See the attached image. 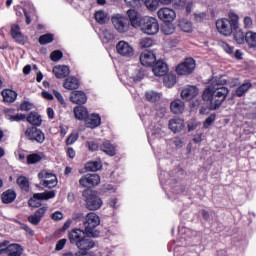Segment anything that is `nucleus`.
<instances>
[{
	"instance_id": "nucleus-1",
	"label": "nucleus",
	"mask_w": 256,
	"mask_h": 256,
	"mask_svg": "<svg viewBox=\"0 0 256 256\" xmlns=\"http://www.w3.org/2000/svg\"><path fill=\"white\" fill-rule=\"evenodd\" d=\"M225 83H227V80L224 78H213L210 85L203 92V100L210 102V109L213 111L219 109L223 101L227 99V95H229V89L221 86L225 85Z\"/></svg>"
},
{
	"instance_id": "nucleus-2",
	"label": "nucleus",
	"mask_w": 256,
	"mask_h": 256,
	"mask_svg": "<svg viewBox=\"0 0 256 256\" xmlns=\"http://www.w3.org/2000/svg\"><path fill=\"white\" fill-rule=\"evenodd\" d=\"M87 235V232L76 228L68 233V239L81 253H89L95 247V242Z\"/></svg>"
},
{
	"instance_id": "nucleus-3",
	"label": "nucleus",
	"mask_w": 256,
	"mask_h": 256,
	"mask_svg": "<svg viewBox=\"0 0 256 256\" xmlns=\"http://www.w3.org/2000/svg\"><path fill=\"white\" fill-rule=\"evenodd\" d=\"M101 225V218L97 213L90 212L84 217V232L92 237L97 235L95 229Z\"/></svg>"
},
{
	"instance_id": "nucleus-4",
	"label": "nucleus",
	"mask_w": 256,
	"mask_h": 256,
	"mask_svg": "<svg viewBox=\"0 0 256 256\" xmlns=\"http://www.w3.org/2000/svg\"><path fill=\"white\" fill-rule=\"evenodd\" d=\"M82 196L85 199L86 209H89V211H98V209L103 207V199L95 194V192L84 190Z\"/></svg>"
},
{
	"instance_id": "nucleus-5",
	"label": "nucleus",
	"mask_w": 256,
	"mask_h": 256,
	"mask_svg": "<svg viewBox=\"0 0 256 256\" xmlns=\"http://www.w3.org/2000/svg\"><path fill=\"white\" fill-rule=\"evenodd\" d=\"M111 23L114 29H116L117 33H120L121 35H125V33L129 31V19H127V17L123 14H114L111 17Z\"/></svg>"
},
{
	"instance_id": "nucleus-6",
	"label": "nucleus",
	"mask_w": 256,
	"mask_h": 256,
	"mask_svg": "<svg viewBox=\"0 0 256 256\" xmlns=\"http://www.w3.org/2000/svg\"><path fill=\"white\" fill-rule=\"evenodd\" d=\"M116 53L124 59H133L135 57V47L125 40H120L116 44Z\"/></svg>"
},
{
	"instance_id": "nucleus-7",
	"label": "nucleus",
	"mask_w": 256,
	"mask_h": 256,
	"mask_svg": "<svg viewBox=\"0 0 256 256\" xmlns=\"http://www.w3.org/2000/svg\"><path fill=\"white\" fill-rule=\"evenodd\" d=\"M142 31L145 35H157L159 33V21L153 17H145Z\"/></svg>"
},
{
	"instance_id": "nucleus-8",
	"label": "nucleus",
	"mask_w": 256,
	"mask_h": 256,
	"mask_svg": "<svg viewBox=\"0 0 256 256\" xmlns=\"http://www.w3.org/2000/svg\"><path fill=\"white\" fill-rule=\"evenodd\" d=\"M38 177L43 185V187H47L48 189H53L57 187V176L54 173H51L47 170H43L38 174Z\"/></svg>"
},
{
	"instance_id": "nucleus-9",
	"label": "nucleus",
	"mask_w": 256,
	"mask_h": 256,
	"mask_svg": "<svg viewBox=\"0 0 256 256\" xmlns=\"http://www.w3.org/2000/svg\"><path fill=\"white\" fill-rule=\"evenodd\" d=\"M55 191H45L42 193H35L32 198L29 199L28 205L30 207H39L41 203L39 201H48V199H54Z\"/></svg>"
},
{
	"instance_id": "nucleus-10",
	"label": "nucleus",
	"mask_w": 256,
	"mask_h": 256,
	"mask_svg": "<svg viewBox=\"0 0 256 256\" xmlns=\"http://www.w3.org/2000/svg\"><path fill=\"white\" fill-rule=\"evenodd\" d=\"M195 67H197L195 60L193 58H187L176 67V73L178 75H191L195 71Z\"/></svg>"
},
{
	"instance_id": "nucleus-11",
	"label": "nucleus",
	"mask_w": 256,
	"mask_h": 256,
	"mask_svg": "<svg viewBox=\"0 0 256 256\" xmlns=\"http://www.w3.org/2000/svg\"><path fill=\"white\" fill-rule=\"evenodd\" d=\"M99 183H101V177L98 174H86L79 179L81 187H86V189L97 187Z\"/></svg>"
},
{
	"instance_id": "nucleus-12",
	"label": "nucleus",
	"mask_w": 256,
	"mask_h": 256,
	"mask_svg": "<svg viewBox=\"0 0 256 256\" xmlns=\"http://www.w3.org/2000/svg\"><path fill=\"white\" fill-rule=\"evenodd\" d=\"M158 19L164 23H173L177 19V13L175 10L169 7L160 8L157 12Z\"/></svg>"
},
{
	"instance_id": "nucleus-13",
	"label": "nucleus",
	"mask_w": 256,
	"mask_h": 256,
	"mask_svg": "<svg viewBox=\"0 0 256 256\" xmlns=\"http://www.w3.org/2000/svg\"><path fill=\"white\" fill-rule=\"evenodd\" d=\"M216 28L218 33L225 37L231 36L233 33V25L227 18H222L216 21Z\"/></svg>"
},
{
	"instance_id": "nucleus-14",
	"label": "nucleus",
	"mask_w": 256,
	"mask_h": 256,
	"mask_svg": "<svg viewBox=\"0 0 256 256\" xmlns=\"http://www.w3.org/2000/svg\"><path fill=\"white\" fill-rule=\"evenodd\" d=\"M25 135L30 141H36V143H44L45 141V134L37 127L27 128Z\"/></svg>"
},
{
	"instance_id": "nucleus-15",
	"label": "nucleus",
	"mask_w": 256,
	"mask_h": 256,
	"mask_svg": "<svg viewBox=\"0 0 256 256\" xmlns=\"http://www.w3.org/2000/svg\"><path fill=\"white\" fill-rule=\"evenodd\" d=\"M10 35L16 43H19V45H25L27 43V38L21 33L19 24L14 23L11 25Z\"/></svg>"
},
{
	"instance_id": "nucleus-16",
	"label": "nucleus",
	"mask_w": 256,
	"mask_h": 256,
	"mask_svg": "<svg viewBox=\"0 0 256 256\" xmlns=\"http://www.w3.org/2000/svg\"><path fill=\"white\" fill-rule=\"evenodd\" d=\"M165 128L162 124H158L150 129L148 132V139L150 143H155V141H159L161 137H165Z\"/></svg>"
},
{
	"instance_id": "nucleus-17",
	"label": "nucleus",
	"mask_w": 256,
	"mask_h": 256,
	"mask_svg": "<svg viewBox=\"0 0 256 256\" xmlns=\"http://www.w3.org/2000/svg\"><path fill=\"white\" fill-rule=\"evenodd\" d=\"M157 61L153 51L145 50L140 54V63L144 67H151Z\"/></svg>"
},
{
	"instance_id": "nucleus-18",
	"label": "nucleus",
	"mask_w": 256,
	"mask_h": 256,
	"mask_svg": "<svg viewBox=\"0 0 256 256\" xmlns=\"http://www.w3.org/2000/svg\"><path fill=\"white\" fill-rule=\"evenodd\" d=\"M127 75L129 77V79H132V81H134V82L141 81V79H143V77H145V74L141 70V66H139L137 64L132 65L128 68Z\"/></svg>"
},
{
	"instance_id": "nucleus-19",
	"label": "nucleus",
	"mask_w": 256,
	"mask_h": 256,
	"mask_svg": "<svg viewBox=\"0 0 256 256\" xmlns=\"http://www.w3.org/2000/svg\"><path fill=\"white\" fill-rule=\"evenodd\" d=\"M70 101L74 103V105H85V103H87V94L81 90L72 91Z\"/></svg>"
},
{
	"instance_id": "nucleus-20",
	"label": "nucleus",
	"mask_w": 256,
	"mask_h": 256,
	"mask_svg": "<svg viewBox=\"0 0 256 256\" xmlns=\"http://www.w3.org/2000/svg\"><path fill=\"white\" fill-rule=\"evenodd\" d=\"M199 93V90L195 86H186L181 91V98L184 101H191V99H195Z\"/></svg>"
},
{
	"instance_id": "nucleus-21",
	"label": "nucleus",
	"mask_w": 256,
	"mask_h": 256,
	"mask_svg": "<svg viewBox=\"0 0 256 256\" xmlns=\"http://www.w3.org/2000/svg\"><path fill=\"white\" fill-rule=\"evenodd\" d=\"M167 71H169V68L163 60H158L152 68V72L156 77H165V75H167Z\"/></svg>"
},
{
	"instance_id": "nucleus-22",
	"label": "nucleus",
	"mask_w": 256,
	"mask_h": 256,
	"mask_svg": "<svg viewBox=\"0 0 256 256\" xmlns=\"http://www.w3.org/2000/svg\"><path fill=\"white\" fill-rule=\"evenodd\" d=\"M45 213H47V206L39 208L33 215L28 217L29 223L32 225H39V223H41V219L45 217Z\"/></svg>"
},
{
	"instance_id": "nucleus-23",
	"label": "nucleus",
	"mask_w": 256,
	"mask_h": 256,
	"mask_svg": "<svg viewBox=\"0 0 256 256\" xmlns=\"http://www.w3.org/2000/svg\"><path fill=\"white\" fill-rule=\"evenodd\" d=\"M169 129L173 133H181L185 129V121L181 118H173L169 121Z\"/></svg>"
},
{
	"instance_id": "nucleus-24",
	"label": "nucleus",
	"mask_w": 256,
	"mask_h": 256,
	"mask_svg": "<svg viewBox=\"0 0 256 256\" xmlns=\"http://www.w3.org/2000/svg\"><path fill=\"white\" fill-rule=\"evenodd\" d=\"M85 125L89 129H96V127H99L101 125V116L99 114L92 113L88 115L86 118Z\"/></svg>"
},
{
	"instance_id": "nucleus-25",
	"label": "nucleus",
	"mask_w": 256,
	"mask_h": 256,
	"mask_svg": "<svg viewBox=\"0 0 256 256\" xmlns=\"http://www.w3.org/2000/svg\"><path fill=\"white\" fill-rule=\"evenodd\" d=\"M170 111L174 115H181L185 112V102L181 99H175L170 103Z\"/></svg>"
},
{
	"instance_id": "nucleus-26",
	"label": "nucleus",
	"mask_w": 256,
	"mask_h": 256,
	"mask_svg": "<svg viewBox=\"0 0 256 256\" xmlns=\"http://www.w3.org/2000/svg\"><path fill=\"white\" fill-rule=\"evenodd\" d=\"M73 113L78 121H86L87 117H89V110L85 106H75Z\"/></svg>"
},
{
	"instance_id": "nucleus-27",
	"label": "nucleus",
	"mask_w": 256,
	"mask_h": 256,
	"mask_svg": "<svg viewBox=\"0 0 256 256\" xmlns=\"http://www.w3.org/2000/svg\"><path fill=\"white\" fill-rule=\"evenodd\" d=\"M70 73L69 67L65 65H57L53 68V74L57 79H65Z\"/></svg>"
},
{
	"instance_id": "nucleus-28",
	"label": "nucleus",
	"mask_w": 256,
	"mask_h": 256,
	"mask_svg": "<svg viewBox=\"0 0 256 256\" xmlns=\"http://www.w3.org/2000/svg\"><path fill=\"white\" fill-rule=\"evenodd\" d=\"M4 253L7 254V256H21L22 249L19 244H10L4 247Z\"/></svg>"
},
{
	"instance_id": "nucleus-29",
	"label": "nucleus",
	"mask_w": 256,
	"mask_h": 256,
	"mask_svg": "<svg viewBox=\"0 0 256 256\" xmlns=\"http://www.w3.org/2000/svg\"><path fill=\"white\" fill-rule=\"evenodd\" d=\"M79 79L76 77L70 76L68 77L63 84L64 89H67L68 91H73L75 89H79Z\"/></svg>"
},
{
	"instance_id": "nucleus-30",
	"label": "nucleus",
	"mask_w": 256,
	"mask_h": 256,
	"mask_svg": "<svg viewBox=\"0 0 256 256\" xmlns=\"http://www.w3.org/2000/svg\"><path fill=\"white\" fill-rule=\"evenodd\" d=\"M248 49H256V32L249 30L245 33V42Z\"/></svg>"
},
{
	"instance_id": "nucleus-31",
	"label": "nucleus",
	"mask_w": 256,
	"mask_h": 256,
	"mask_svg": "<svg viewBox=\"0 0 256 256\" xmlns=\"http://www.w3.org/2000/svg\"><path fill=\"white\" fill-rule=\"evenodd\" d=\"M127 15L132 27H139V25H141V15L137 11L128 10Z\"/></svg>"
},
{
	"instance_id": "nucleus-32",
	"label": "nucleus",
	"mask_w": 256,
	"mask_h": 256,
	"mask_svg": "<svg viewBox=\"0 0 256 256\" xmlns=\"http://www.w3.org/2000/svg\"><path fill=\"white\" fill-rule=\"evenodd\" d=\"M2 97L4 103H15L17 100V92L11 89H5L2 91Z\"/></svg>"
},
{
	"instance_id": "nucleus-33",
	"label": "nucleus",
	"mask_w": 256,
	"mask_h": 256,
	"mask_svg": "<svg viewBox=\"0 0 256 256\" xmlns=\"http://www.w3.org/2000/svg\"><path fill=\"white\" fill-rule=\"evenodd\" d=\"M234 41L238 45H243L245 43V33L243 32V29L238 27L233 28L232 30Z\"/></svg>"
},
{
	"instance_id": "nucleus-34",
	"label": "nucleus",
	"mask_w": 256,
	"mask_h": 256,
	"mask_svg": "<svg viewBox=\"0 0 256 256\" xmlns=\"http://www.w3.org/2000/svg\"><path fill=\"white\" fill-rule=\"evenodd\" d=\"M26 119L28 123H30V125H34V127H40V125L43 123L41 115H39L37 112H31Z\"/></svg>"
},
{
	"instance_id": "nucleus-35",
	"label": "nucleus",
	"mask_w": 256,
	"mask_h": 256,
	"mask_svg": "<svg viewBox=\"0 0 256 256\" xmlns=\"http://www.w3.org/2000/svg\"><path fill=\"white\" fill-rule=\"evenodd\" d=\"M178 27L184 33H192L193 32V22L187 18H183L179 21Z\"/></svg>"
},
{
	"instance_id": "nucleus-36",
	"label": "nucleus",
	"mask_w": 256,
	"mask_h": 256,
	"mask_svg": "<svg viewBox=\"0 0 256 256\" xmlns=\"http://www.w3.org/2000/svg\"><path fill=\"white\" fill-rule=\"evenodd\" d=\"M1 199H2V203H6V204L13 203L15 199H17V194L13 190H7L3 192Z\"/></svg>"
},
{
	"instance_id": "nucleus-37",
	"label": "nucleus",
	"mask_w": 256,
	"mask_h": 256,
	"mask_svg": "<svg viewBox=\"0 0 256 256\" xmlns=\"http://www.w3.org/2000/svg\"><path fill=\"white\" fill-rule=\"evenodd\" d=\"M101 151L106 153V155H109L110 157H113L116 155L117 151L115 150V146L113 144H110L108 141L104 142L100 146Z\"/></svg>"
},
{
	"instance_id": "nucleus-38",
	"label": "nucleus",
	"mask_w": 256,
	"mask_h": 256,
	"mask_svg": "<svg viewBox=\"0 0 256 256\" xmlns=\"http://www.w3.org/2000/svg\"><path fill=\"white\" fill-rule=\"evenodd\" d=\"M100 39L102 43H109L115 39V34H113L112 30L110 29H103L100 34Z\"/></svg>"
},
{
	"instance_id": "nucleus-39",
	"label": "nucleus",
	"mask_w": 256,
	"mask_h": 256,
	"mask_svg": "<svg viewBox=\"0 0 256 256\" xmlns=\"http://www.w3.org/2000/svg\"><path fill=\"white\" fill-rule=\"evenodd\" d=\"M95 20L97 23H100V25H105V23L109 21V14L103 10H98L95 13Z\"/></svg>"
},
{
	"instance_id": "nucleus-40",
	"label": "nucleus",
	"mask_w": 256,
	"mask_h": 256,
	"mask_svg": "<svg viewBox=\"0 0 256 256\" xmlns=\"http://www.w3.org/2000/svg\"><path fill=\"white\" fill-rule=\"evenodd\" d=\"M145 97L150 103H157V101L161 99V94L159 92L149 90L145 93Z\"/></svg>"
},
{
	"instance_id": "nucleus-41",
	"label": "nucleus",
	"mask_w": 256,
	"mask_h": 256,
	"mask_svg": "<svg viewBox=\"0 0 256 256\" xmlns=\"http://www.w3.org/2000/svg\"><path fill=\"white\" fill-rule=\"evenodd\" d=\"M101 167H103V164L101 163V160H96V161H91L86 163L85 165V169L87 171H99V169H101Z\"/></svg>"
},
{
	"instance_id": "nucleus-42",
	"label": "nucleus",
	"mask_w": 256,
	"mask_h": 256,
	"mask_svg": "<svg viewBox=\"0 0 256 256\" xmlns=\"http://www.w3.org/2000/svg\"><path fill=\"white\" fill-rule=\"evenodd\" d=\"M250 87H252V84L250 82H245L241 86H239L236 90V97H243L246 92L249 91Z\"/></svg>"
},
{
	"instance_id": "nucleus-43",
	"label": "nucleus",
	"mask_w": 256,
	"mask_h": 256,
	"mask_svg": "<svg viewBox=\"0 0 256 256\" xmlns=\"http://www.w3.org/2000/svg\"><path fill=\"white\" fill-rule=\"evenodd\" d=\"M144 5L148 11H157L159 9V0H144Z\"/></svg>"
},
{
	"instance_id": "nucleus-44",
	"label": "nucleus",
	"mask_w": 256,
	"mask_h": 256,
	"mask_svg": "<svg viewBox=\"0 0 256 256\" xmlns=\"http://www.w3.org/2000/svg\"><path fill=\"white\" fill-rule=\"evenodd\" d=\"M41 159H43L41 154H30L26 157V163L27 165H35V163H39Z\"/></svg>"
},
{
	"instance_id": "nucleus-45",
	"label": "nucleus",
	"mask_w": 256,
	"mask_h": 256,
	"mask_svg": "<svg viewBox=\"0 0 256 256\" xmlns=\"http://www.w3.org/2000/svg\"><path fill=\"white\" fill-rule=\"evenodd\" d=\"M100 256H119L115 246H108L100 251Z\"/></svg>"
},
{
	"instance_id": "nucleus-46",
	"label": "nucleus",
	"mask_w": 256,
	"mask_h": 256,
	"mask_svg": "<svg viewBox=\"0 0 256 256\" xmlns=\"http://www.w3.org/2000/svg\"><path fill=\"white\" fill-rule=\"evenodd\" d=\"M17 185L23 191H29V180H27V177H25V176H19L17 178Z\"/></svg>"
},
{
	"instance_id": "nucleus-47",
	"label": "nucleus",
	"mask_w": 256,
	"mask_h": 256,
	"mask_svg": "<svg viewBox=\"0 0 256 256\" xmlns=\"http://www.w3.org/2000/svg\"><path fill=\"white\" fill-rule=\"evenodd\" d=\"M163 81H164L165 87L171 88L176 83L175 75L173 74L164 75Z\"/></svg>"
},
{
	"instance_id": "nucleus-48",
	"label": "nucleus",
	"mask_w": 256,
	"mask_h": 256,
	"mask_svg": "<svg viewBox=\"0 0 256 256\" xmlns=\"http://www.w3.org/2000/svg\"><path fill=\"white\" fill-rule=\"evenodd\" d=\"M55 37L53 34H44L39 37V43L40 45H47L49 43H53Z\"/></svg>"
},
{
	"instance_id": "nucleus-49",
	"label": "nucleus",
	"mask_w": 256,
	"mask_h": 256,
	"mask_svg": "<svg viewBox=\"0 0 256 256\" xmlns=\"http://www.w3.org/2000/svg\"><path fill=\"white\" fill-rule=\"evenodd\" d=\"M161 31L164 33V35H173V33H175V25L168 22V24H164L162 26Z\"/></svg>"
},
{
	"instance_id": "nucleus-50",
	"label": "nucleus",
	"mask_w": 256,
	"mask_h": 256,
	"mask_svg": "<svg viewBox=\"0 0 256 256\" xmlns=\"http://www.w3.org/2000/svg\"><path fill=\"white\" fill-rule=\"evenodd\" d=\"M153 45V40L149 37H145L139 40V47L141 49H149Z\"/></svg>"
},
{
	"instance_id": "nucleus-51",
	"label": "nucleus",
	"mask_w": 256,
	"mask_h": 256,
	"mask_svg": "<svg viewBox=\"0 0 256 256\" xmlns=\"http://www.w3.org/2000/svg\"><path fill=\"white\" fill-rule=\"evenodd\" d=\"M228 17L230 19V23L232 25V28H235V27H239V15H237V13L235 12H230L228 14Z\"/></svg>"
},
{
	"instance_id": "nucleus-52",
	"label": "nucleus",
	"mask_w": 256,
	"mask_h": 256,
	"mask_svg": "<svg viewBox=\"0 0 256 256\" xmlns=\"http://www.w3.org/2000/svg\"><path fill=\"white\" fill-rule=\"evenodd\" d=\"M54 96L56 97L57 101L60 103L62 107H67V102H65V98H63V95L61 92L57 90H53Z\"/></svg>"
},
{
	"instance_id": "nucleus-53",
	"label": "nucleus",
	"mask_w": 256,
	"mask_h": 256,
	"mask_svg": "<svg viewBox=\"0 0 256 256\" xmlns=\"http://www.w3.org/2000/svg\"><path fill=\"white\" fill-rule=\"evenodd\" d=\"M127 7H141L143 0H124Z\"/></svg>"
},
{
	"instance_id": "nucleus-54",
	"label": "nucleus",
	"mask_w": 256,
	"mask_h": 256,
	"mask_svg": "<svg viewBox=\"0 0 256 256\" xmlns=\"http://www.w3.org/2000/svg\"><path fill=\"white\" fill-rule=\"evenodd\" d=\"M86 147H88L89 151H91L92 153L95 151H99V143L95 141H87Z\"/></svg>"
},
{
	"instance_id": "nucleus-55",
	"label": "nucleus",
	"mask_w": 256,
	"mask_h": 256,
	"mask_svg": "<svg viewBox=\"0 0 256 256\" xmlns=\"http://www.w3.org/2000/svg\"><path fill=\"white\" fill-rule=\"evenodd\" d=\"M201 125V122L196 121L195 119H191L188 121V131H195Z\"/></svg>"
},
{
	"instance_id": "nucleus-56",
	"label": "nucleus",
	"mask_w": 256,
	"mask_h": 256,
	"mask_svg": "<svg viewBox=\"0 0 256 256\" xmlns=\"http://www.w3.org/2000/svg\"><path fill=\"white\" fill-rule=\"evenodd\" d=\"M33 107H34L33 103L24 101L20 104V111H31Z\"/></svg>"
},
{
	"instance_id": "nucleus-57",
	"label": "nucleus",
	"mask_w": 256,
	"mask_h": 256,
	"mask_svg": "<svg viewBox=\"0 0 256 256\" xmlns=\"http://www.w3.org/2000/svg\"><path fill=\"white\" fill-rule=\"evenodd\" d=\"M243 26L244 29H253V19H251L249 16L244 17Z\"/></svg>"
},
{
	"instance_id": "nucleus-58",
	"label": "nucleus",
	"mask_w": 256,
	"mask_h": 256,
	"mask_svg": "<svg viewBox=\"0 0 256 256\" xmlns=\"http://www.w3.org/2000/svg\"><path fill=\"white\" fill-rule=\"evenodd\" d=\"M26 116L25 114H21V113H18V114H15V115H11V116H8V121H23L25 120Z\"/></svg>"
},
{
	"instance_id": "nucleus-59",
	"label": "nucleus",
	"mask_w": 256,
	"mask_h": 256,
	"mask_svg": "<svg viewBox=\"0 0 256 256\" xmlns=\"http://www.w3.org/2000/svg\"><path fill=\"white\" fill-rule=\"evenodd\" d=\"M79 139V134L77 132H73L67 139H66V145H73L75 141Z\"/></svg>"
},
{
	"instance_id": "nucleus-60",
	"label": "nucleus",
	"mask_w": 256,
	"mask_h": 256,
	"mask_svg": "<svg viewBox=\"0 0 256 256\" xmlns=\"http://www.w3.org/2000/svg\"><path fill=\"white\" fill-rule=\"evenodd\" d=\"M104 193H117V186L112 184H106L103 187Z\"/></svg>"
},
{
	"instance_id": "nucleus-61",
	"label": "nucleus",
	"mask_w": 256,
	"mask_h": 256,
	"mask_svg": "<svg viewBox=\"0 0 256 256\" xmlns=\"http://www.w3.org/2000/svg\"><path fill=\"white\" fill-rule=\"evenodd\" d=\"M65 245H67V239H65V238L60 239L56 243L55 251H63V249L65 248Z\"/></svg>"
},
{
	"instance_id": "nucleus-62",
	"label": "nucleus",
	"mask_w": 256,
	"mask_h": 256,
	"mask_svg": "<svg viewBox=\"0 0 256 256\" xmlns=\"http://www.w3.org/2000/svg\"><path fill=\"white\" fill-rule=\"evenodd\" d=\"M52 61H59L60 59L63 58V52L59 51V50H56V51H53L50 55Z\"/></svg>"
},
{
	"instance_id": "nucleus-63",
	"label": "nucleus",
	"mask_w": 256,
	"mask_h": 256,
	"mask_svg": "<svg viewBox=\"0 0 256 256\" xmlns=\"http://www.w3.org/2000/svg\"><path fill=\"white\" fill-rule=\"evenodd\" d=\"M220 47H222V49H224V51L228 53V55H231V53H233L234 48L227 44V42H221Z\"/></svg>"
},
{
	"instance_id": "nucleus-64",
	"label": "nucleus",
	"mask_w": 256,
	"mask_h": 256,
	"mask_svg": "<svg viewBox=\"0 0 256 256\" xmlns=\"http://www.w3.org/2000/svg\"><path fill=\"white\" fill-rule=\"evenodd\" d=\"M215 121V114H211L205 121H204V128L208 129V127H211L213 122Z\"/></svg>"
}]
</instances>
